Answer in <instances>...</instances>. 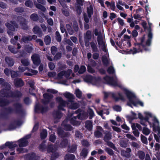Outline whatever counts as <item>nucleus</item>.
I'll return each mask as SVG.
<instances>
[{
	"mask_svg": "<svg viewBox=\"0 0 160 160\" xmlns=\"http://www.w3.org/2000/svg\"><path fill=\"white\" fill-rule=\"evenodd\" d=\"M105 142L107 143V145L111 148L115 150L116 149V148L115 145L112 142L110 141H108Z\"/></svg>",
	"mask_w": 160,
	"mask_h": 160,
	"instance_id": "5fc2aeb1",
	"label": "nucleus"
},
{
	"mask_svg": "<svg viewBox=\"0 0 160 160\" xmlns=\"http://www.w3.org/2000/svg\"><path fill=\"white\" fill-rule=\"evenodd\" d=\"M14 108L10 107L4 108V113L0 114V119L1 118L7 119L8 118V115L13 113L17 114H21L23 113V106L22 104L19 102H16L13 104Z\"/></svg>",
	"mask_w": 160,
	"mask_h": 160,
	"instance_id": "f257e3e1",
	"label": "nucleus"
},
{
	"mask_svg": "<svg viewBox=\"0 0 160 160\" xmlns=\"http://www.w3.org/2000/svg\"><path fill=\"white\" fill-rule=\"evenodd\" d=\"M75 94L77 97L80 98L82 96V92L79 89H77L75 91Z\"/></svg>",
	"mask_w": 160,
	"mask_h": 160,
	"instance_id": "052dcab7",
	"label": "nucleus"
},
{
	"mask_svg": "<svg viewBox=\"0 0 160 160\" xmlns=\"http://www.w3.org/2000/svg\"><path fill=\"white\" fill-rule=\"evenodd\" d=\"M56 39L58 42H60L61 40V36L59 32L56 31L55 33Z\"/></svg>",
	"mask_w": 160,
	"mask_h": 160,
	"instance_id": "680f3d73",
	"label": "nucleus"
},
{
	"mask_svg": "<svg viewBox=\"0 0 160 160\" xmlns=\"http://www.w3.org/2000/svg\"><path fill=\"white\" fill-rule=\"evenodd\" d=\"M70 123L73 126H78L80 125L81 123L80 122L74 120L73 118H71L70 120Z\"/></svg>",
	"mask_w": 160,
	"mask_h": 160,
	"instance_id": "58836bf2",
	"label": "nucleus"
},
{
	"mask_svg": "<svg viewBox=\"0 0 160 160\" xmlns=\"http://www.w3.org/2000/svg\"><path fill=\"white\" fill-rule=\"evenodd\" d=\"M101 81V78L100 77H95L93 76L92 82L95 84L99 83Z\"/></svg>",
	"mask_w": 160,
	"mask_h": 160,
	"instance_id": "49530a36",
	"label": "nucleus"
},
{
	"mask_svg": "<svg viewBox=\"0 0 160 160\" xmlns=\"http://www.w3.org/2000/svg\"><path fill=\"white\" fill-rule=\"evenodd\" d=\"M103 79L109 84L115 86H118L117 82L114 80L112 77L107 76L104 77Z\"/></svg>",
	"mask_w": 160,
	"mask_h": 160,
	"instance_id": "1a4fd4ad",
	"label": "nucleus"
},
{
	"mask_svg": "<svg viewBox=\"0 0 160 160\" xmlns=\"http://www.w3.org/2000/svg\"><path fill=\"white\" fill-rule=\"evenodd\" d=\"M123 91L128 99H129L130 102L132 103L133 106L136 107L138 104H139L142 107L143 106V103L142 102L140 101L137 102L134 101L133 99L135 98L136 96L133 93L125 88L123 89Z\"/></svg>",
	"mask_w": 160,
	"mask_h": 160,
	"instance_id": "f03ea898",
	"label": "nucleus"
},
{
	"mask_svg": "<svg viewBox=\"0 0 160 160\" xmlns=\"http://www.w3.org/2000/svg\"><path fill=\"white\" fill-rule=\"evenodd\" d=\"M21 63L22 65L25 67L28 66L30 64V62L28 59L23 58L21 60Z\"/></svg>",
	"mask_w": 160,
	"mask_h": 160,
	"instance_id": "ea45409f",
	"label": "nucleus"
},
{
	"mask_svg": "<svg viewBox=\"0 0 160 160\" xmlns=\"http://www.w3.org/2000/svg\"><path fill=\"white\" fill-rule=\"evenodd\" d=\"M5 146L10 149H13L17 146L16 144H13L12 142H7L5 143Z\"/></svg>",
	"mask_w": 160,
	"mask_h": 160,
	"instance_id": "c85d7f7f",
	"label": "nucleus"
},
{
	"mask_svg": "<svg viewBox=\"0 0 160 160\" xmlns=\"http://www.w3.org/2000/svg\"><path fill=\"white\" fill-rule=\"evenodd\" d=\"M10 97L12 98H16L20 99L22 96V92L18 90H15L14 91H10Z\"/></svg>",
	"mask_w": 160,
	"mask_h": 160,
	"instance_id": "9b49d317",
	"label": "nucleus"
},
{
	"mask_svg": "<svg viewBox=\"0 0 160 160\" xmlns=\"http://www.w3.org/2000/svg\"><path fill=\"white\" fill-rule=\"evenodd\" d=\"M86 71V68L84 65L81 66L78 71V73L79 74H82Z\"/></svg>",
	"mask_w": 160,
	"mask_h": 160,
	"instance_id": "4d7b16f0",
	"label": "nucleus"
},
{
	"mask_svg": "<svg viewBox=\"0 0 160 160\" xmlns=\"http://www.w3.org/2000/svg\"><path fill=\"white\" fill-rule=\"evenodd\" d=\"M30 18L31 20L36 22L38 20L39 17L37 14L34 13L30 15Z\"/></svg>",
	"mask_w": 160,
	"mask_h": 160,
	"instance_id": "c03bdc74",
	"label": "nucleus"
},
{
	"mask_svg": "<svg viewBox=\"0 0 160 160\" xmlns=\"http://www.w3.org/2000/svg\"><path fill=\"white\" fill-rule=\"evenodd\" d=\"M105 151L110 156H113L114 154L113 150L109 148L106 147Z\"/></svg>",
	"mask_w": 160,
	"mask_h": 160,
	"instance_id": "603ef678",
	"label": "nucleus"
},
{
	"mask_svg": "<svg viewBox=\"0 0 160 160\" xmlns=\"http://www.w3.org/2000/svg\"><path fill=\"white\" fill-rule=\"evenodd\" d=\"M32 31L34 33L37 34L39 37H41L43 33L41 28L37 25H36L33 27Z\"/></svg>",
	"mask_w": 160,
	"mask_h": 160,
	"instance_id": "ddd939ff",
	"label": "nucleus"
},
{
	"mask_svg": "<svg viewBox=\"0 0 160 160\" xmlns=\"http://www.w3.org/2000/svg\"><path fill=\"white\" fill-rule=\"evenodd\" d=\"M31 59L33 64L37 66H38L41 62L40 56L38 54L34 53L32 55Z\"/></svg>",
	"mask_w": 160,
	"mask_h": 160,
	"instance_id": "9d476101",
	"label": "nucleus"
},
{
	"mask_svg": "<svg viewBox=\"0 0 160 160\" xmlns=\"http://www.w3.org/2000/svg\"><path fill=\"white\" fill-rule=\"evenodd\" d=\"M87 12L88 17L89 18H91L93 13V8L90 5L89 7H87Z\"/></svg>",
	"mask_w": 160,
	"mask_h": 160,
	"instance_id": "7c9ffc66",
	"label": "nucleus"
},
{
	"mask_svg": "<svg viewBox=\"0 0 160 160\" xmlns=\"http://www.w3.org/2000/svg\"><path fill=\"white\" fill-rule=\"evenodd\" d=\"M43 99L42 100V102L44 105H46L49 103V107L51 108H53L55 105L54 102H50L51 100L53 98V95L46 92L43 94Z\"/></svg>",
	"mask_w": 160,
	"mask_h": 160,
	"instance_id": "7ed1b4c3",
	"label": "nucleus"
},
{
	"mask_svg": "<svg viewBox=\"0 0 160 160\" xmlns=\"http://www.w3.org/2000/svg\"><path fill=\"white\" fill-rule=\"evenodd\" d=\"M24 49L28 53H31L33 50V48L32 46L29 45H26L24 46Z\"/></svg>",
	"mask_w": 160,
	"mask_h": 160,
	"instance_id": "473e14b6",
	"label": "nucleus"
},
{
	"mask_svg": "<svg viewBox=\"0 0 160 160\" xmlns=\"http://www.w3.org/2000/svg\"><path fill=\"white\" fill-rule=\"evenodd\" d=\"M142 132L144 135H147L150 132V130L147 128L143 127L142 131Z\"/></svg>",
	"mask_w": 160,
	"mask_h": 160,
	"instance_id": "13d9d810",
	"label": "nucleus"
},
{
	"mask_svg": "<svg viewBox=\"0 0 160 160\" xmlns=\"http://www.w3.org/2000/svg\"><path fill=\"white\" fill-rule=\"evenodd\" d=\"M90 45L93 52H99L97 47L94 42L92 41L90 42Z\"/></svg>",
	"mask_w": 160,
	"mask_h": 160,
	"instance_id": "2f4dec72",
	"label": "nucleus"
},
{
	"mask_svg": "<svg viewBox=\"0 0 160 160\" xmlns=\"http://www.w3.org/2000/svg\"><path fill=\"white\" fill-rule=\"evenodd\" d=\"M36 7L38 9L41 10L43 12H45L46 10L45 7L43 5L39 3H36L35 4Z\"/></svg>",
	"mask_w": 160,
	"mask_h": 160,
	"instance_id": "de8ad7c7",
	"label": "nucleus"
},
{
	"mask_svg": "<svg viewBox=\"0 0 160 160\" xmlns=\"http://www.w3.org/2000/svg\"><path fill=\"white\" fill-rule=\"evenodd\" d=\"M9 103V102L8 100L4 99L2 97L0 96V107H3L7 106Z\"/></svg>",
	"mask_w": 160,
	"mask_h": 160,
	"instance_id": "412c9836",
	"label": "nucleus"
},
{
	"mask_svg": "<svg viewBox=\"0 0 160 160\" xmlns=\"http://www.w3.org/2000/svg\"><path fill=\"white\" fill-rule=\"evenodd\" d=\"M128 142L124 140H122L120 142V145L122 148H126L127 146Z\"/></svg>",
	"mask_w": 160,
	"mask_h": 160,
	"instance_id": "338daca9",
	"label": "nucleus"
},
{
	"mask_svg": "<svg viewBox=\"0 0 160 160\" xmlns=\"http://www.w3.org/2000/svg\"><path fill=\"white\" fill-rule=\"evenodd\" d=\"M104 136L103 140L105 142L108 141H110L112 139V133L108 131H105L104 132Z\"/></svg>",
	"mask_w": 160,
	"mask_h": 160,
	"instance_id": "dca6fc26",
	"label": "nucleus"
},
{
	"mask_svg": "<svg viewBox=\"0 0 160 160\" xmlns=\"http://www.w3.org/2000/svg\"><path fill=\"white\" fill-rule=\"evenodd\" d=\"M93 76L91 75H87L84 78V80L86 82L92 83Z\"/></svg>",
	"mask_w": 160,
	"mask_h": 160,
	"instance_id": "e433bc0d",
	"label": "nucleus"
},
{
	"mask_svg": "<svg viewBox=\"0 0 160 160\" xmlns=\"http://www.w3.org/2000/svg\"><path fill=\"white\" fill-rule=\"evenodd\" d=\"M66 27L69 34L70 35L73 34L74 31L70 25L67 24L66 25Z\"/></svg>",
	"mask_w": 160,
	"mask_h": 160,
	"instance_id": "a19ab883",
	"label": "nucleus"
},
{
	"mask_svg": "<svg viewBox=\"0 0 160 160\" xmlns=\"http://www.w3.org/2000/svg\"><path fill=\"white\" fill-rule=\"evenodd\" d=\"M86 128L89 131H91L92 129V122L90 120L87 121L85 123Z\"/></svg>",
	"mask_w": 160,
	"mask_h": 160,
	"instance_id": "a878e982",
	"label": "nucleus"
},
{
	"mask_svg": "<svg viewBox=\"0 0 160 160\" xmlns=\"http://www.w3.org/2000/svg\"><path fill=\"white\" fill-rule=\"evenodd\" d=\"M5 60L8 67H11L13 65L14 62L12 58L8 57H6L5 58Z\"/></svg>",
	"mask_w": 160,
	"mask_h": 160,
	"instance_id": "aec40b11",
	"label": "nucleus"
},
{
	"mask_svg": "<svg viewBox=\"0 0 160 160\" xmlns=\"http://www.w3.org/2000/svg\"><path fill=\"white\" fill-rule=\"evenodd\" d=\"M17 21L19 24L22 29L25 30H27L28 27L27 25L28 22L26 19L21 16H18L17 17Z\"/></svg>",
	"mask_w": 160,
	"mask_h": 160,
	"instance_id": "20e7f679",
	"label": "nucleus"
},
{
	"mask_svg": "<svg viewBox=\"0 0 160 160\" xmlns=\"http://www.w3.org/2000/svg\"><path fill=\"white\" fill-rule=\"evenodd\" d=\"M97 41L98 45L99 46H102L105 44L103 40L102 37H99V36L97 38Z\"/></svg>",
	"mask_w": 160,
	"mask_h": 160,
	"instance_id": "a18cd8bd",
	"label": "nucleus"
},
{
	"mask_svg": "<svg viewBox=\"0 0 160 160\" xmlns=\"http://www.w3.org/2000/svg\"><path fill=\"white\" fill-rule=\"evenodd\" d=\"M25 5L26 6L29 8L32 7L33 5L32 1L30 0L26 1L25 2Z\"/></svg>",
	"mask_w": 160,
	"mask_h": 160,
	"instance_id": "6e6d98bb",
	"label": "nucleus"
},
{
	"mask_svg": "<svg viewBox=\"0 0 160 160\" xmlns=\"http://www.w3.org/2000/svg\"><path fill=\"white\" fill-rule=\"evenodd\" d=\"M19 146L20 147H24L28 145V141L23 138L20 139L18 140Z\"/></svg>",
	"mask_w": 160,
	"mask_h": 160,
	"instance_id": "f3484780",
	"label": "nucleus"
},
{
	"mask_svg": "<svg viewBox=\"0 0 160 160\" xmlns=\"http://www.w3.org/2000/svg\"><path fill=\"white\" fill-rule=\"evenodd\" d=\"M82 145L84 147H88L90 144L86 140H83L81 141Z\"/></svg>",
	"mask_w": 160,
	"mask_h": 160,
	"instance_id": "69168bd1",
	"label": "nucleus"
},
{
	"mask_svg": "<svg viewBox=\"0 0 160 160\" xmlns=\"http://www.w3.org/2000/svg\"><path fill=\"white\" fill-rule=\"evenodd\" d=\"M92 32L89 30L87 31L84 36V39L90 40L92 38Z\"/></svg>",
	"mask_w": 160,
	"mask_h": 160,
	"instance_id": "4c0bfd02",
	"label": "nucleus"
},
{
	"mask_svg": "<svg viewBox=\"0 0 160 160\" xmlns=\"http://www.w3.org/2000/svg\"><path fill=\"white\" fill-rule=\"evenodd\" d=\"M40 157L34 152H31L25 154L24 158L25 160H39Z\"/></svg>",
	"mask_w": 160,
	"mask_h": 160,
	"instance_id": "0eeeda50",
	"label": "nucleus"
},
{
	"mask_svg": "<svg viewBox=\"0 0 160 160\" xmlns=\"http://www.w3.org/2000/svg\"><path fill=\"white\" fill-rule=\"evenodd\" d=\"M21 41L24 43H28V41H31L30 35H28V36H23L21 39Z\"/></svg>",
	"mask_w": 160,
	"mask_h": 160,
	"instance_id": "37998d69",
	"label": "nucleus"
},
{
	"mask_svg": "<svg viewBox=\"0 0 160 160\" xmlns=\"http://www.w3.org/2000/svg\"><path fill=\"white\" fill-rule=\"evenodd\" d=\"M53 116L54 117V122L55 123H57L58 122L57 119H59L62 117V113L59 111H56L55 113L53 114Z\"/></svg>",
	"mask_w": 160,
	"mask_h": 160,
	"instance_id": "2eb2a0df",
	"label": "nucleus"
},
{
	"mask_svg": "<svg viewBox=\"0 0 160 160\" xmlns=\"http://www.w3.org/2000/svg\"><path fill=\"white\" fill-rule=\"evenodd\" d=\"M77 149V146L75 145H72L71 148H68V152L70 153H74Z\"/></svg>",
	"mask_w": 160,
	"mask_h": 160,
	"instance_id": "c9c22d12",
	"label": "nucleus"
},
{
	"mask_svg": "<svg viewBox=\"0 0 160 160\" xmlns=\"http://www.w3.org/2000/svg\"><path fill=\"white\" fill-rule=\"evenodd\" d=\"M102 60L103 64L104 66L107 67L108 65L109 62L106 56L103 55L102 56Z\"/></svg>",
	"mask_w": 160,
	"mask_h": 160,
	"instance_id": "bb28decb",
	"label": "nucleus"
},
{
	"mask_svg": "<svg viewBox=\"0 0 160 160\" xmlns=\"http://www.w3.org/2000/svg\"><path fill=\"white\" fill-rule=\"evenodd\" d=\"M5 26L9 30L12 31H15V27L12 25L10 23H6Z\"/></svg>",
	"mask_w": 160,
	"mask_h": 160,
	"instance_id": "79ce46f5",
	"label": "nucleus"
},
{
	"mask_svg": "<svg viewBox=\"0 0 160 160\" xmlns=\"http://www.w3.org/2000/svg\"><path fill=\"white\" fill-rule=\"evenodd\" d=\"M89 116V119H92L95 116L94 112L91 108H89L88 111Z\"/></svg>",
	"mask_w": 160,
	"mask_h": 160,
	"instance_id": "09e8293b",
	"label": "nucleus"
},
{
	"mask_svg": "<svg viewBox=\"0 0 160 160\" xmlns=\"http://www.w3.org/2000/svg\"><path fill=\"white\" fill-rule=\"evenodd\" d=\"M21 124V122L20 120H14L11 122L8 126V130L12 131L15 129L17 126H19Z\"/></svg>",
	"mask_w": 160,
	"mask_h": 160,
	"instance_id": "6e6552de",
	"label": "nucleus"
},
{
	"mask_svg": "<svg viewBox=\"0 0 160 160\" xmlns=\"http://www.w3.org/2000/svg\"><path fill=\"white\" fill-rule=\"evenodd\" d=\"M119 97H117L114 93H112V98L114 99L116 102L118 101L119 100H124V98L122 95L120 93H118Z\"/></svg>",
	"mask_w": 160,
	"mask_h": 160,
	"instance_id": "4be33fe9",
	"label": "nucleus"
},
{
	"mask_svg": "<svg viewBox=\"0 0 160 160\" xmlns=\"http://www.w3.org/2000/svg\"><path fill=\"white\" fill-rule=\"evenodd\" d=\"M62 125L63 127L64 130L66 131H71L72 130V127L69 124L65 123L64 121L62 123Z\"/></svg>",
	"mask_w": 160,
	"mask_h": 160,
	"instance_id": "b1692460",
	"label": "nucleus"
},
{
	"mask_svg": "<svg viewBox=\"0 0 160 160\" xmlns=\"http://www.w3.org/2000/svg\"><path fill=\"white\" fill-rule=\"evenodd\" d=\"M49 110L48 107L47 106L43 107L39 103H37L35 106V112L38 113V111H40L43 114L47 112Z\"/></svg>",
	"mask_w": 160,
	"mask_h": 160,
	"instance_id": "39448f33",
	"label": "nucleus"
},
{
	"mask_svg": "<svg viewBox=\"0 0 160 160\" xmlns=\"http://www.w3.org/2000/svg\"><path fill=\"white\" fill-rule=\"evenodd\" d=\"M79 107V106L78 103L75 102L71 103V105L69 106V108L73 110H75Z\"/></svg>",
	"mask_w": 160,
	"mask_h": 160,
	"instance_id": "864d4df0",
	"label": "nucleus"
},
{
	"mask_svg": "<svg viewBox=\"0 0 160 160\" xmlns=\"http://www.w3.org/2000/svg\"><path fill=\"white\" fill-rule=\"evenodd\" d=\"M137 43H134V45L136 47H134L133 48L134 50L133 54H136L137 53L140 52H142V49L141 48V47H142V45H137Z\"/></svg>",
	"mask_w": 160,
	"mask_h": 160,
	"instance_id": "a211bd4d",
	"label": "nucleus"
},
{
	"mask_svg": "<svg viewBox=\"0 0 160 160\" xmlns=\"http://www.w3.org/2000/svg\"><path fill=\"white\" fill-rule=\"evenodd\" d=\"M48 132L46 129H43L40 133V137L42 140L45 139L47 136Z\"/></svg>",
	"mask_w": 160,
	"mask_h": 160,
	"instance_id": "72a5a7b5",
	"label": "nucleus"
},
{
	"mask_svg": "<svg viewBox=\"0 0 160 160\" xmlns=\"http://www.w3.org/2000/svg\"><path fill=\"white\" fill-rule=\"evenodd\" d=\"M145 35H143L142 36L138 38L137 40H136V42L137 43V45H142V46L144 47V44H143V43L144 42L145 39Z\"/></svg>",
	"mask_w": 160,
	"mask_h": 160,
	"instance_id": "5701e85b",
	"label": "nucleus"
},
{
	"mask_svg": "<svg viewBox=\"0 0 160 160\" xmlns=\"http://www.w3.org/2000/svg\"><path fill=\"white\" fill-rule=\"evenodd\" d=\"M8 91L6 89H2L1 90L0 93L4 97L6 98H10V92H8Z\"/></svg>",
	"mask_w": 160,
	"mask_h": 160,
	"instance_id": "393cba45",
	"label": "nucleus"
},
{
	"mask_svg": "<svg viewBox=\"0 0 160 160\" xmlns=\"http://www.w3.org/2000/svg\"><path fill=\"white\" fill-rule=\"evenodd\" d=\"M14 82L15 86L16 88H20L22 87L24 84V81L21 78H16L15 79Z\"/></svg>",
	"mask_w": 160,
	"mask_h": 160,
	"instance_id": "f8f14e48",
	"label": "nucleus"
},
{
	"mask_svg": "<svg viewBox=\"0 0 160 160\" xmlns=\"http://www.w3.org/2000/svg\"><path fill=\"white\" fill-rule=\"evenodd\" d=\"M68 143V139L66 138H63L60 144V147L63 148H65L67 147Z\"/></svg>",
	"mask_w": 160,
	"mask_h": 160,
	"instance_id": "cd10ccee",
	"label": "nucleus"
},
{
	"mask_svg": "<svg viewBox=\"0 0 160 160\" xmlns=\"http://www.w3.org/2000/svg\"><path fill=\"white\" fill-rule=\"evenodd\" d=\"M107 72L109 74H112L114 73L115 70L113 67L110 66L108 68Z\"/></svg>",
	"mask_w": 160,
	"mask_h": 160,
	"instance_id": "774afa93",
	"label": "nucleus"
},
{
	"mask_svg": "<svg viewBox=\"0 0 160 160\" xmlns=\"http://www.w3.org/2000/svg\"><path fill=\"white\" fill-rule=\"evenodd\" d=\"M65 97L68 99V101L70 102H72L74 99V96L69 92H66L64 94Z\"/></svg>",
	"mask_w": 160,
	"mask_h": 160,
	"instance_id": "6ab92c4d",
	"label": "nucleus"
},
{
	"mask_svg": "<svg viewBox=\"0 0 160 160\" xmlns=\"http://www.w3.org/2000/svg\"><path fill=\"white\" fill-rule=\"evenodd\" d=\"M15 12L18 13H22L24 12V8L22 7H18L14 9Z\"/></svg>",
	"mask_w": 160,
	"mask_h": 160,
	"instance_id": "e2e57ef3",
	"label": "nucleus"
},
{
	"mask_svg": "<svg viewBox=\"0 0 160 160\" xmlns=\"http://www.w3.org/2000/svg\"><path fill=\"white\" fill-rule=\"evenodd\" d=\"M88 153V149L86 148H83L80 153V156L85 158L87 156Z\"/></svg>",
	"mask_w": 160,
	"mask_h": 160,
	"instance_id": "f704fd0d",
	"label": "nucleus"
},
{
	"mask_svg": "<svg viewBox=\"0 0 160 160\" xmlns=\"http://www.w3.org/2000/svg\"><path fill=\"white\" fill-rule=\"evenodd\" d=\"M51 50L52 54L54 55L57 52L58 48L56 47L53 46L51 47Z\"/></svg>",
	"mask_w": 160,
	"mask_h": 160,
	"instance_id": "0e129e2a",
	"label": "nucleus"
},
{
	"mask_svg": "<svg viewBox=\"0 0 160 160\" xmlns=\"http://www.w3.org/2000/svg\"><path fill=\"white\" fill-rule=\"evenodd\" d=\"M44 41L46 45L49 44L51 41V39L50 36L49 35L46 36L44 39Z\"/></svg>",
	"mask_w": 160,
	"mask_h": 160,
	"instance_id": "3c124183",
	"label": "nucleus"
},
{
	"mask_svg": "<svg viewBox=\"0 0 160 160\" xmlns=\"http://www.w3.org/2000/svg\"><path fill=\"white\" fill-rule=\"evenodd\" d=\"M58 136L62 138L68 137L69 136V133L68 132H65L61 128H58L57 130Z\"/></svg>",
	"mask_w": 160,
	"mask_h": 160,
	"instance_id": "4468645a",
	"label": "nucleus"
},
{
	"mask_svg": "<svg viewBox=\"0 0 160 160\" xmlns=\"http://www.w3.org/2000/svg\"><path fill=\"white\" fill-rule=\"evenodd\" d=\"M75 156L74 155L71 154H67L64 156L65 160H74Z\"/></svg>",
	"mask_w": 160,
	"mask_h": 160,
	"instance_id": "c756f323",
	"label": "nucleus"
},
{
	"mask_svg": "<svg viewBox=\"0 0 160 160\" xmlns=\"http://www.w3.org/2000/svg\"><path fill=\"white\" fill-rule=\"evenodd\" d=\"M138 154L139 158L141 160H143L145 158V154L144 152L142 151H139L138 152Z\"/></svg>",
	"mask_w": 160,
	"mask_h": 160,
	"instance_id": "8fccbe9b",
	"label": "nucleus"
},
{
	"mask_svg": "<svg viewBox=\"0 0 160 160\" xmlns=\"http://www.w3.org/2000/svg\"><path fill=\"white\" fill-rule=\"evenodd\" d=\"M10 74L12 78H15L18 76V74L17 72H16L13 70H11L10 71Z\"/></svg>",
	"mask_w": 160,
	"mask_h": 160,
	"instance_id": "bf43d9fd",
	"label": "nucleus"
},
{
	"mask_svg": "<svg viewBox=\"0 0 160 160\" xmlns=\"http://www.w3.org/2000/svg\"><path fill=\"white\" fill-rule=\"evenodd\" d=\"M56 101L59 103V105L58 107L59 110L65 111V109L63 108L66 106L67 102L63 99L61 97H58L56 98Z\"/></svg>",
	"mask_w": 160,
	"mask_h": 160,
	"instance_id": "423d86ee",
	"label": "nucleus"
}]
</instances>
